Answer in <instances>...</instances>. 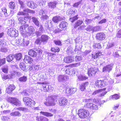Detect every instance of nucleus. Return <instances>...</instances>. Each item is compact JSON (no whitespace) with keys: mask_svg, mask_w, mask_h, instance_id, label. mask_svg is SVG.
Returning a JSON list of instances; mask_svg holds the SVG:
<instances>
[{"mask_svg":"<svg viewBox=\"0 0 121 121\" xmlns=\"http://www.w3.org/2000/svg\"><path fill=\"white\" fill-rule=\"evenodd\" d=\"M39 80L40 82H38L37 83L42 85L40 87V90L42 92H46L50 91L51 86L48 85V77L45 74L40 75Z\"/></svg>","mask_w":121,"mask_h":121,"instance_id":"nucleus-1","label":"nucleus"},{"mask_svg":"<svg viewBox=\"0 0 121 121\" xmlns=\"http://www.w3.org/2000/svg\"><path fill=\"white\" fill-rule=\"evenodd\" d=\"M56 96L51 95L48 96L46 99V101L44 102V104L47 106H53L56 104V102L57 101Z\"/></svg>","mask_w":121,"mask_h":121,"instance_id":"nucleus-2","label":"nucleus"},{"mask_svg":"<svg viewBox=\"0 0 121 121\" xmlns=\"http://www.w3.org/2000/svg\"><path fill=\"white\" fill-rule=\"evenodd\" d=\"M89 112L87 110L83 109H80L78 111V114L81 118H86L89 115Z\"/></svg>","mask_w":121,"mask_h":121,"instance_id":"nucleus-3","label":"nucleus"},{"mask_svg":"<svg viewBox=\"0 0 121 121\" xmlns=\"http://www.w3.org/2000/svg\"><path fill=\"white\" fill-rule=\"evenodd\" d=\"M23 101L26 105L30 107L34 106L36 103L35 101L30 98L28 97H24L23 98Z\"/></svg>","mask_w":121,"mask_h":121,"instance_id":"nucleus-4","label":"nucleus"},{"mask_svg":"<svg viewBox=\"0 0 121 121\" xmlns=\"http://www.w3.org/2000/svg\"><path fill=\"white\" fill-rule=\"evenodd\" d=\"M68 25V24L67 22L64 21L61 22L59 24V28L55 30L54 32L55 33L60 32L61 31L66 29Z\"/></svg>","mask_w":121,"mask_h":121,"instance_id":"nucleus-5","label":"nucleus"},{"mask_svg":"<svg viewBox=\"0 0 121 121\" xmlns=\"http://www.w3.org/2000/svg\"><path fill=\"white\" fill-rule=\"evenodd\" d=\"M8 35L12 37H16L18 35V31L16 29L13 28L8 29L7 32Z\"/></svg>","mask_w":121,"mask_h":121,"instance_id":"nucleus-6","label":"nucleus"},{"mask_svg":"<svg viewBox=\"0 0 121 121\" xmlns=\"http://www.w3.org/2000/svg\"><path fill=\"white\" fill-rule=\"evenodd\" d=\"M7 100L9 102L16 106L20 105L21 104V101L15 97H9L7 98Z\"/></svg>","mask_w":121,"mask_h":121,"instance_id":"nucleus-7","label":"nucleus"},{"mask_svg":"<svg viewBox=\"0 0 121 121\" xmlns=\"http://www.w3.org/2000/svg\"><path fill=\"white\" fill-rule=\"evenodd\" d=\"M35 13L34 10H31L28 9H25L22 11H20L17 13V15L18 16L28 15L29 13L34 14Z\"/></svg>","mask_w":121,"mask_h":121,"instance_id":"nucleus-8","label":"nucleus"},{"mask_svg":"<svg viewBox=\"0 0 121 121\" xmlns=\"http://www.w3.org/2000/svg\"><path fill=\"white\" fill-rule=\"evenodd\" d=\"M98 69L96 68L91 67L88 69L87 73L88 76L90 77L94 76L97 72Z\"/></svg>","mask_w":121,"mask_h":121,"instance_id":"nucleus-9","label":"nucleus"},{"mask_svg":"<svg viewBox=\"0 0 121 121\" xmlns=\"http://www.w3.org/2000/svg\"><path fill=\"white\" fill-rule=\"evenodd\" d=\"M85 101L87 102L86 104V107L91 109L96 110L98 109V107L97 105L89 103L91 100V99H87L85 100Z\"/></svg>","mask_w":121,"mask_h":121,"instance_id":"nucleus-10","label":"nucleus"},{"mask_svg":"<svg viewBox=\"0 0 121 121\" xmlns=\"http://www.w3.org/2000/svg\"><path fill=\"white\" fill-rule=\"evenodd\" d=\"M94 85L96 87L102 88L104 87L106 84L104 81L97 80L95 81Z\"/></svg>","mask_w":121,"mask_h":121,"instance_id":"nucleus-11","label":"nucleus"},{"mask_svg":"<svg viewBox=\"0 0 121 121\" xmlns=\"http://www.w3.org/2000/svg\"><path fill=\"white\" fill-rule=\"evenodd\" d=\"M16 88V86L13 84H10L6 88V92L9 94H11Z\"/></svg>","mask_w":121,"mask_h":121,"instance_id":"nucleus-12","label":"nucleus"},{"mask_svg":"<svg viewBox=\"0 0 121 121\" xmlns=\"http://www.w3.org/2000/svg\"><path fill=\"white\" fill-rule=\"evenodd\" d=\"M105 37V34L103 32L98 33L96 34V39L99 41H102L104 40Z\"/></svg>","mask_w":121,"mask_h":121,"instance_id":"nucleus-13","label":"nucleus"},{"mask_svg":"<svg viewBox=\"0 0 121 121\" xmlns=\"http://www.w3.org/2000/svg\"><path fill=\"white\" fill-rule=\"evenodd\" d=\"M30 17L29 16H25L19 17L18 18L19 23L21 25L26 24V20L25 19L26 18L29 19Z\"/></svg>","mask_w":121,"mask_h":121,"instance_id":"nucleus-14","label":"nucleus"},{"mask_svg":"<svg viewBox=\"0 0 121 121\" xmlns=\"http://www.w3.org/2000/svg\"><path fill=\"white\" fill-rule=\"evenodd\" d=\"M59 105L60 106H64L67 104V100L64 97H61L58 101Z\"/></svg>","mask_w":121,"mask_h":121,"instance_id":"nucleus-15","label":"nucleus"},{"mask_svg":"<svg viewBox=\"0 0 121 121\" xmlns=\"http://www.w3.org/2000/svg\"><path fill=\"white\" fill-rule=\"evenodd\" d=\"M102 55V52L99 51H96L95 52H93L92 54V58L94 59L99 57Z\"/></svg>","mask_w":121,"mask_h":121,"instance_id":"nucleus-16","label":"nucleus"},{"mask_svg":"<svg viewBox=\"0 0 121 121\" xmlns=\"http://www.w3.org/2000/svg\"><path fill=\"white\" fill-rule=\"evenodd\" d=\"M63 18L58 15H56L53 17L52 21L55 23H58L60 21L63 20Z\"/></svg>","mask_w":121,"mask_h":121,"instance_id":"nucleus-17","label":"nucleus"},{"mask_svg":"<svg viewBox=\"0 0 121 121\" xmlns=\"http://www.w3.org/2000/svg\"><path fill=\"white\" fill-rule=\"evenodd\" d=\"M57 3L56 1L50 2L48 3V6L51 9H54L56 7Z\"/></svg>","mask_w":121,"mask_h":121,"instance_id":"nucleus-18","label":"nucleus"},{"mask_svg":"<svg viewBox=\"0 0 121 121\" xmlns=\"http://www.w3.org/2000/svg\"><path fill=\"white\" fill-rule=\"evenodd\" d=\"M24 62L26 63L31 64L32 63L33 60L30 56H25L24 59Z\"/></svg>","mask_w":121,"mask_h":121,"instance_id":"nucleus-19","label":"nucleus"},{"mask_svg":"<svg viewBox=\"0 0 121 121\" xmlns=\"http://www.w3.org/2000/svg\"><path fill=\"white\" fill-rule=\"evenodd\" d=\"M35 32V29L34 27L32 26L29 27L28 29L27 34L29 35H33Z\"/></svg>","mask_w":121,"mask_h":121,"instance_id":"nucleus-20","label":"nucleus"},{"mask_svg":"<svg viewBox=\"0 0 121 121\" xmlns=\"http://www.w3.org/2000/svg\"><path fill=\"white\" fill-rule=\"evenodd\" d=\"M28 55L33 57H35L37 55V53L34 51L33 49L30 50L28 52Z\"/></svg>","mask_w":121,"mask_h":121,"instance_id":"nucleus-21","label":"nucleus"},{"mask_svg":"<svg viewBox=\"0 0 121 121\" xmlns=\"http://www.w3.org/2000/svg\"><path fill=\"white\" fill-rule=\"evenodd\" d=\"M49 36L45 35H43L40 37V39L41 40L42 42L46 43L48 40Z\"/></svg>","mask_w":121,"mask_h":121,"instance_id":"nucleus-22","label":"nucleus"},{"mask_svg":"<svg viewBox=\"0 0 121 121\" xmlns=\"http://www.w3.org/2000/svg\"><path fill=\"white\" fill-rule=\"evenodd\" d=\"M19 66L21 69L24 71H26L27 68L26 67V65L23 62L20 63Z\"/></svg>","mask_w":121,"mask_h":121,"instance_id":"nucleus-23","label":"nucleus"},{"mask_svg":"<svg viewBox=\"0 0 121 121\" xmlns=\"http://www.w3.org/2000/svg\"><path fill=\"white\" fill-rule=\"evenodd\" d=\"M89 84L88 82H87L82 83L80 85L79 89L81 91H84L86 87Z\"/></svg>","mask_w":121,"mask_h":121,"instance_id":"nucleus-24","label":"nucleus"},{"mask_svg":"<svg viewBox=\"0 0 121 121\" xmlns=\"http://www.w3.org/2000/svg\"><path fill=\"white\" fill-rule=\"evenodd\" d=\"M36 120L38 121H48L49 119L47 117L43 116H38Z\"/></svg>","mask_w":121,"mask_h":121,"instance_id":"nucleus-25","label":"nucleus"},{"mask_svg":"<svg viewBox=\"0 0 121 121\" xmlns=\"http://www.w3.org/2000/svg\"><path fill=\"white\" fill-rule=\"evenodd\" d=\"M67 77L64 75H60L58 78V80L59 82L65 81L67 79Z\"/></svg>","mask_w":121,"mask_h":121,"instance_id":"nucleus-26","label":"nucleus"},{"mask_svg":"<svg viewBox=\"0 0 121 121\" xmlns=\"http://www.w3.org/2000/svg\"><path fill=\"white\" fill-rule=\"evenodd\" d=\"M64 60L65 62L67 63L72 62L74 61L72 59V58L70 56H67L65 57Z\"/></svg>","mask_w":121,"mask_h":121,"instance_id":"nucleus-27","label":"nucleus"},{"mask_svg":"<svg viewBox=\"0 0 121 121\" xmlns=\"http://www.w3.org/2000/svg\"><path fill=\"white\" fill-rule=\"evenodd\" d=\"M111 69L112 66L110 65H108L103 68V70L104 72L107 71L108 72H109Z\"/></svg>","mask_w":121,"mask_h":121,"instance_id":"nucleus-28","label":"nucleus"},{"mask_svg":"<svg viewBox=\"0 0 121 121\" xmlns=\"http://www.w3.org/2000/svg\"><path fill=\"white\" fill-rule=\"evenodd\" d=\"M40 113L47 117H52L53 115V114L47 112H44L41 111L40 112Z\"/></svg>","mask_w":121,"mask_h":121,"instance_id":"nucleus-29","label":"nucleus"},{"mask_svg":"<svg viewBox=\"0 0 121 121\" xmlns=\"http://www.w3.org/2000/svg\"><path fill=\"white\" fill-rule=\"evenodd\" d=\"M83 23V21L81 20H77L75 23L74 27V28H76L81 26Z\"/></svg>","mask_w":121,"mask_h":121,"instance_id":"nucleus-30","label":"nucleus"},{"mask_svg":"<svg viewBox=\"0 0 121 121\" xmlns=\"http://www.w3.org/2000/svg\"><path fill=\"white\" fill-rule=\"evenodd\" d=\"M51 51L54 53H58L60 51V48L58 47H51L50 49Z\"/></svg>","mask_w":121,"mask_h":121,"instance_id":"nucleus-31","label":"nucleus"},{"mask_svg":"<svg viewBox=\"0 0 121 121\" xmlns=\"http://www.w3.org/2000/svg\"><path fill=\"white\" fill-rule=\"evenodd\" d=\"M10 114L11 116L14 117H20L22 116L21 113L18 111L12 112Z\"/></svg>","mask_w":121,"mask_h":121,"instance_id":"nucleus-32","label":"nucleus"},{"mask_svg":"<svg viewBox=\"0 0 121 121\" xmlns=\"http://www.w3.org/2000/svg\"><path fill=\"white\" fill-rule=\"evenodd\" d=\"M14 56L16 60H19L22 58V55L21 53H18L15 54Z\"/></svg>","mask_w":121,"mask_h":121,"instance_id":"nucleus-33","label":"nucleus"},{"mask_svg":"<svg viewBox=\"0 0 121 121\" xmlns=\"http://www.w3.org/2000/svg\"><path fill=\"white\" fill-rule=\"evenodd\" d=\"M79 18L78 15H76L74 16L70 17L69 19V21L72 23H73L77 20Z\"/></svg>","mask_w":121,"mask_h":121,"instance_id":"nucleus-34","label":"nucleus"},{"mask_svg":"<svg viewBox=\"0 0 121 121\" xmlns=\"http://www.w3.org/2000/svg\"><path fill=\"white\" fill-rule=\"evenodd\" d=\"M32 22L38 27L39 26V21L35 17H32Z\"/></svg>","mask_w":121,"mask_h":121,"instance_id":"nucleus-35","label":"nucleus"},{"mask_svg":"<svg viewBox=\"0 0 121 121\" xmlns=\"http://www.w3.org/2000/svg\"><path fill=\"white\" fill-rule=\"evenodd\" d=\"M93 47L94 49H100L102 48L101 44L99 43H93Z\"/></svg>","mask_w":121,"mask_h":121,"instance_id":"nucleus-36","label":"nucleus"},{"mask_svg":"<svg viewBox=\"0 0 121 121\" xmlns=\"http://www.w3.org/2000/svg\"><path fill=\"white\" fill-rule=\"evenodd\" d=\"M29 25L27 24H25L21 26L20 28V30L22 32L26 31V29L29 26Z\"/></svg>","mask_w":121,"mask_h":121,"instance_id":"nucleus-37","label":"nucleus"},{"mask_svg":"<svg viewBox=\"0 0 121 121\" xmlns=\"http://www.w3.org/2000/svg\"><path fill=\"white\" fill-rule=\"evenodd\" d=\"M9 7L10 9H13L15 8L16 5L14 2L11 1L9 2Z\"/></svg>","mask_w":121,"mask_h":121,"instance_id":"nucleus-38","label":"nucleus"},{"mask_svg":"<svg viewBox=\"0 0 121 121\" xmlns=\"http://www.w3.org/2000/svg\"><path fill=\"white\" fill-rule=\"evenodd\" d=\"M68 14L70 16H73L75 14V10H74L70 9L68 11Z\"/></svg>","mask_w":121,"mask_h":121,"instance_id":"nucleus-39","label":"nucleus"},{"mask_svg":"<svg viewBox=\"0 0 121 121\" xmlns=\"http://www.w3.org/2000/svg\"><path fill=\"white\" fill-rule=\"evenodd\" d=\"M80 65V62L77 63H75L69 65L67 67H78Z\"/></svg>","mask_w":121,"mask_h":121,"instance_id":"nucleus-40","label":"nucleus"},{"mask_svg":"<svg viewBox=\"0 0 121 121\" xmlns=\"http://www.w3.org/2000/svg\"><path fill=\"white\" fill-rule=\"evenodd\" d=\"M27 80V77L25 76L21 77L19 79V80L20 81L22 82H25Z\"/></svg>","mask_w":121,"mask_h":121,"instance_id":"nucleus-41","label":"nucleus"},{"mask_svg":"<svg viewBox=\"0 0 121 121\" xmlns=\"http://www.w3.org/2000/svg\"><path fill=\"white\" fill-rule=\"evenodd\" d=\"M106 89V88H105L102 89H99L95 91L92 94L93 95H95L97 93H99L100 92H102L103 91H105Z\"/></svg>","mask_w":121,"mask_h":121,"instance_id":"nucleus-42","label":"nucleus"},{"mask_svg":"<svg viewBox=\"0 0 121 121\" xmlns=\"http://www.w3.org/2000/svg\"><path fill=\"white\" fill-rule=\"evenodd\" d=\"M2 78L3 79L6 80L9 79L11 78V76L10 74L6 75L4 74L2 76Z\"/></svg>","mask_w":121,"mask_h":121,"instance_id":"nucleus-43","label":"nucleus"},{"mask_svg":"<svg viewBox=\"0 0 121 121\" xmlns=\"http://www.w3.org/2000/svg\"><path fill=\"white\" fill-rule=\"evenodd\" d=\"M48 56H52L51 59H56V54L51 52L48 53Z\"/></svg>","mask_w":121,"mask_h":121,"instance_id":"nucleus-44","label":"nucleus"},{"mask_svg":"<svg viewBox=\"0 0 121 121\" xmlns=\"http://www.w3.org/2000/svg\"><path fill=\"white\" fill-rule=\"evenodd\" d=\"M78 78L81 81H84L87 79L88 78L87 76H85L82 75L78 77Z\"/></svg>","mask_w":121,"mask_h":121,"instance_id":"nucleus-45","label":"nucleus"},{"mask_svg":"<svg viewBox=\"0 0 121 121\" xmlns=\"http://www.w3.org/2000/svg\"><path fill=\"white\" fill-rule=\"evenodd\" d=\"M18 1L19 4L21 5V6L20 8V10H21V9H22V8L24 7V4L23 2L21 0H18Z\"/></svg>","mask_w":121,"mask_h":121,"instance_id":"nucleus-46","label":"nucleus"},{"mask_svg":"<svg viewBox=\"0 0 121 121\" xmlns=\"http://www.w3.org/2000/svg\"><path fill=\"white\" fill-rule=\"evenodd\" d=\"M13 56L11 54L8 56L7 57V60L8 62L11 61L13 59Z\"/></svg>","mask_w":121,"mask_h":121,"instance_id":"nucleus-47","label":"nucleus"},{"mask_svg":"<svg viewBox=\"0 0 121 121\" xmlns=\"http://www.w3.org/2000/svg\"><path fill=\"white\" fill-rule=\"evenodd\" d=\"M70 94H72L74 93L77 91V89L76 88H71L69 89Z\"/></svg>","mask_w":121,"mask_h":121,"instance_id":"nucleus-48","label":"nucleus"},{"mask_svg":"<svg viewBox=\"0 0 121 121\" xmlns=\"http://www.w3.org/2000/svg\"><path fill=\"white\" fill-rule=\"evenodd\" d=\"M2 71L3 72L5 73H7L8 72V66L4 67L2 69Z\"/></svg>","mask_w":121,"mask_h":121,"instance_id":"nucleus-49","label":"nucleus"},{"mask_svg":"<svg viewBox=\"0 0 121 121\" xmlns=\"http://www.w3.org/2000/svg\"><path fill=\"white\" fill-rule=\"evenodd\" d=\"M42 42L41 40L39 38L37 39L35 42V43L37 45H40L41 44Z\"/></svg>","mask_w":121,"mask_h":121,"instance_id":"nucleus-50","label":"nucleus"},{"mask_svg":"<svg viewBox=\"0 0 121 121\" xmlns=\"http://www.w3.org/2000/svg\"><path fill=\"white\" fill-rule=\"evenodd\" d=\"M54 43L56 45L60 46L62 45L61 42L60 40H54Z\"/></svg>","mask_w":121,"mask_h":121,"instance_id":"nucleus-51","label":"nucleus"},{"mask_svg":"<svg viewBox=\"0 0 121 121\" xmlns=\"http://www.w3.org/2000/svg\"><path fill=\"white\" fill-rule=\"evenodd\" d=\"M17 109L18 110L26 112L27 111V108L24 107H18L17 108Z\"/></svg>","mask_w":121,"mask_h":121,"instance_id":"nucleus-52","label":"nucleus"},{"mask_svg":"<svg viewBox=\"0 0 121 121\" xmlns=\"http://www.w3.org/2000/svg\"><path fill=\"white\" fill-rule=\"evenodd\" d=\"M119 98V95L117 94H115L112 96V98L113 99H117Z\"/></svg>","mask_w":121,"mask_h":121,"instance_id":"nucleus-53","label":"nucleus"},{"mask_svg":"<svg viewBox=\"0 0 121 121\" xmlns=\"http://www.w3.org/2000/svg\"><path fill=\"white\" fill-rule=\"evenodd\" d=\"M0 62L1 65H2L6 63V59L5 58H4L0 59Z\"/></svg>","mask_w":121,"mask_h":121,"instance_id":"nucleus-54","label":"nucleus"},{"mask_svg":"<svg viewBox=\"0 0 121 121\" xmlns=\"http://www.w3.org/2000/svg\"><path fill=\"white\" fill-rule=\"evenodd\" d=\"M2 12H3L5 16H7V10L5 8H2Z\"/></svg>","mask_w":121,"mask_h":121,"instance_id":"nucleus-55","label":"nucleus"},{"mask_svg":"<svg viewBox=\"0 0 121 121\" xmlns=\"http://www.w3.org/2000/svg\"><path fill=\"white\" fill-rule=\"evenodd\" d=\"M117 38H121V29L120 30L117 32L116 35Z\"/></svg>","mask_w":121,"mask_h":121,"instance_id":"nucleus-56","label":"nucleus"},{"mask_svg":"<svg viewBox=\"0 0 121 121\" xmlns=\"http://www.w3.org/2000/svg\"><path fill=\"white\" fill-rule=\"evenodd\" d=\"M113 56L115 58L118 57L120 56L119 54V53L118 51L115 52V53L114 54Z\"/></svg>","mask_w":121,"mask_h":121,"instance_id":"nucleus-57","label":"nucleus"},{"mask_svg":"<svg viewBox=\"0 0 121 121\" xmlns=\"http://www.w3.org/2000/svg\"><path fill=\"white\" fill-rule=\"evenodd\" d=\"M27 5L28 6V7L31 8H34V7L32 6V5L30 1H28L27 3Z\"/></svg>","mask_w":121,"mask_h":121,"instance_id":"nucleus-58","label":"nucleus"},{"mask_svg":"<svg viewBox=\"0 0 121 121\" xmlns=\"http://www.w3.org/2000/svg\"><path fill=\"white\" fill-rule=\"evenodd\" d=\"M92 27L90 26H88L86 29V30L87 31H90L92 30Z\"/></svg>","mask_w":121,"mask_h":121,"instance_id":"nucleus-59","label":"nucleus"},{"mask_svg":"<svg viewBox=\"0 0 121 121\" xmlns=\"http://www.w3.org/2000/svg\"><path fill=\"white\" fill-rule=\"evenodd\" d=\"M80 4V1L75 3L73 4V6L74 7H77Z\"/></svg>","mask_w":121,"mask_h":121,"instance_id":"nucleus-60","label":"nucleus"},{"mask_svg":"<svg viewBox=\"0 0 121 121\" xmlns=\"http://www.w3.org/2000/svg\"><path fill=\"white\" fill-rule=\"evenodd\" d=\"M36 51L37 52L38 54H39V55L42 54L43 52L42 50L39 48H38V49H37Z\"/></svg>","mask_w":121,"mask_h":121,"instance_id":"nucleus-61","label":"nucleus"},{"mask_svg":"<svg viewBox=\"0 0 121 121\" xmlns=\"http://www.w3.org/2000/svg\"><path fill=\"white\" fill-rule=\"evenodd\" d=\"M106 22V20L105 19H103L99 22V24H102L103 23H105Z\"/></svg>","mask_w":121,"mask_h":121,"instance_id":"nucleus-62","label":"nucleus"},{"mask_svg":"<svg viewBox=\"0 0 121 121\" xmlns=\"http://www.w3.org/2000/svg\"><path fill=\"white\" fill-rule=\"evenodd\" d=\"M71 69H67L65 70V72L68 74L70 75V74Z\"/></svg>","mask_w":121,"mask_h":121,"instance_id":"nucleus-63","label":"nucleus"},{"mask_svg":"<svg viewBox=\"0 0 121 121\" xmlns=\"http://www.w3.org/2000/svg\"><path fill=\"white\" fill-rule=\"evenodd\" d=\"M42 17L43 19L44 20H47L49 18V16H48L47 15H43Z\"/></svg>","mask_w":121,"mask_h":121,"instance_id":"nucleus-64","label":"nucleus"}]
</instances>
